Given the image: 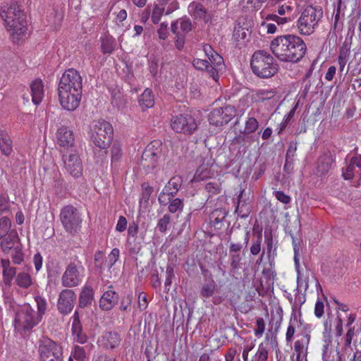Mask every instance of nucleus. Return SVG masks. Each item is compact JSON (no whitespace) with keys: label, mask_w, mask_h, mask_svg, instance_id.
<instances>
[{"label":"nucleus","mask_w":361,"mask_h":361,"mask_svg":"<svg viewBox=\"0 0 361 361\" xmlns=\"http://www.w3.org/2000/svg\"><path fill=\"white\" fill-rule=\"evenodd\" d=\"M243 192L244 190H241L240 191V194L238 197V204L236 206L235 212L237 213L238 216L240 218L245 219L250 214L251 207L249 203L242 200Z\"/></svg>","instance_id":"29"},{"label":"nucleus","mask_w":361,"mask_h":361,"mask_svg":"<svg viewBox=\"0 0 361 361\" xmlns=\"http://www.w3.org/2000/svg\"><path fill=\"white\" fill-rule=\"evenodd\" d=\"M113 134L111 124L104 120L93 121L89 126L88 135L91 144L101 149H107L110 146Z\"/></svg>","instance_id":"4"},{"label":"nucleus","mask_w":361,"mask_h":361,"mask_svg":"<svg viewBox=\"0 0 361 361\" xmlns=\"http://www.w3.org/2000/svg\"><path fill=\"white\" fill-rule=\"evenodd\" d=\"M10 210V202L7 196L0 195V214L8 212Z\"/></svg>","instance_id":"54"},{"label":"nucleus","mask_w":361,"mask_h":361,"mask_svg":"<svg viewBox=\"0 0 361 361\" xmlns=\"http://www.w3.org/2000/svg\"><path fill=\"white\" fill-rule=\"evenodd\" d=\"M180 185V178L178 177H173L171 178L167 184L165 185L164 188L162 190L161 194H159V203L162 204L164 201L161 200L165 195H169L168 200H171V197H173L177 192Z\"/></svg>","instance_id":"22"},{"label":"nucleus","mask_w":361,"mask_h":361,"mask_svg":"<svg viewBox=\"0 0 361 361\" xmlns=\"http://www.w3.org/2000/svg\"><path fill=\"white\" fill-rule=\"evenodd\" d=\"M76 295L75 292L70 289L62 290L59 295L58 300V309L63 314H68L74 307Z\"/></svg>","instance_id":"17"},{"label":"nucleus","mask_w":361,"mask_h":361,"mask_svg":"<svg viewBox=\"0 0 361 361\" xmlns=\"http://www.w3.org/2000/svg\"><path fill=\"white\" fill-rule=\"evenodd\" d=\"M70 152L68 155L63 154L65 169L73 177H79L82 171L81 160L75 151Z\"/></svg>","instance_id":"16"},{"label":"nucleus","mask_w":361,"mask_h":361,"mask_svg":"<svg viewBox=\"0 0 361 361\" xmlns=\"http://www.w3.org/2000/svg\"><path fill=\"white\" fill-rule=\"evenodd\" d=\"M40 361H63V350L55 341L44 338L39 346Z\"/></svg>","instance_id":"7"},{"label":"nucleus","mask_w":361,"mask_h":361,"mask_svg":"<svg viewBox=\"0 0 361 361\" xmlns=\"http://www.w3.org/2000/svg\"><path fill=\"white\" fill-rule=\"evenodd\" d=\"M193 66L200 71H204L209 67V62L207 60L195 59L192 62Z\"/></svg>","instance_id":"59"},{"label":"nucleus","mask_w":361,"mask_h":361,"mask_svg":"<svg viewBox=\"0 0 361 361\" xmlns=\"http://www.w3.org/2000/svg\"><path fill=\"white\" fill-rule=\"evenodd\" d=\"M120 256V251L118 248H114L108 255V264L109 268L112 267L118 261Z\"/></svg>","instance_id":"53"},{"label":"nucleus","mask_w":361,"mask_h":361,"mask_svg":"<svg viewBox=\"0 0 361 361\" xmlns=\"http://www.w3.org/2000/svg\"><path fill=\"white\" fill-rule=\"evenodd\" d=\"M11 222L8 218L3 216L0 219V238H3L8 235L11 231Z\"/></svg>","instance_id":"40"},{"label":"nucleus","mask_w":361,"mask_h":361,"mask_svg":"<svg viewBox=\"0 0 361 361\" xmlns=\"http://www.w3.org/2000/svg\"><path fill=\"white\" fill-rule=\"evenodd\" d=\"M35 302L37 303V317L41 321L42 316L44 314L46 309H47V302L44 298L41 296H36L35 298Z\"/></svg>","instance_id":"44"},{"label":"nucleus","mask_w":361,"mask_h":361,"mask_svg":"<svg viewBox=\"0 0 361 361\" xmlns=\"http://www.w3.org/2000/svg\"><path fill=\"white\" fill-rule=\"evenodd\" d=\"M204 189L209 194V196L215 195L221 192V188L217 183L209 182L205 185Z\"/></svg>","instance_id":"48"},{"label":"nucleus","mask_w":361,"mask_h":361,"mask_svg":"<svg viewBox=\"0 0 361 361\" xmlns=\"http://www.w3.org/2000/svg\"><path fill=\"white\" fill-rule=\"evenodd\" d=\"M0 242L3 252L8 253L11 250L14 249L15 247L18 246V235L15 231H11L8 235L1 238Z\"/></svg>","instance_id":"25"},{"label":"nucleus","mask_w":361,"mask_h":361,"mask_svg":"<svg viewBox=\"0 0 361 361\" xmlns=\"http://www.w3.org/2000/svg\"><path fill=\"white\" fill-rule=\"evenodd\" d=\"M0 16L13 41H18L25 36L27 30L26 16L18 4L12 3L7 9H1Z\"/></svg>","instance_id":"2"},{"label":"nucleus","mask_w":361,"mask_h":361,"mask_svg":"<svg viewBox=\"0 0 361 361\" xmlns=\"http://www.w3.org/2000/svg\"><path fill=\"white\" fill-rule=\"evenodd\" d=\"M118 294L112 289L105 291L99 300V307L103 310H111L118 302Z\"/></svg>","instance_id":"19"},{"label":"nucleus","mask_w":361,"mask_h":361,"mask_svg":"<svg viewBox=\"0 0 361 361\" xmlns=\"http://www.w3.org/2000/svg\"><path fill=\"white\" fill-rule=\"evenodd\" d=\"M183 203L180 198H176L171 201L169 205V210L171 213H175L179 210H182Z\"/></svg>","instance_id":"52"},{"label":"nucleus","mask_w":361,"mask_h":361,"mask_svg":"<svg viewBox=\"0 0 361 361\" xmlns=\"http://www.w3.org/2000/svg\"><path fill=\"white\" fill-rule=\"evenodd\" d=\"M248 29H245L240 25L235 27L233 36L237 40L245 39L247 37Z\"/></svg>","instance_id":"55"},{"label":"nucleus","mask_w":361,"mask_h":361,"mask_svg":"<svg viewBox=\"0 0 361 361\" xmlns=\"http://www.w3.org/2000/svg\"><path fill=\"white\" fill-rule=\"evenodd\" d=\"M11 256L13 262L16 264H20L24 259V255L21 247L18 245L11 250Z\"/></svg>","instance_id":"46"},{"label":"nucleus","mask_w":361,"mask_h":361,"mask_svg":"<svg viewBox=\"0 0 361 361\" xmlns=\"http://www.w3.org/2000/svg\"><path fill=\"white\" fill-rule=\"evenodd\" d=\"M325 344L323 345L322 348V359L323 361H334V355H331L333 353L332 351V345H331V341L329 338H326Z\"/></svg>","instance_id":"39"},{"label":"nucleus","mask_w":361,"mask_h":361,"mask_svg":"<svg viewBox=\"0 0 361 361\" xmlns=\"http://www.w3.org/2000/svg\"><path fill=\"white\" fill-rule=\"evenodd\" d=\"M298 340L294 344V350L296 352V361L306 360L307 355L308 345L310 341V331L309 326L305 324L300 330V333L297 334Z\"/></svg>","instance_id":"14"},{"label":"nucleus","mask_w":361,"mask_h":361,"mask_svg":"<svg viewBox=\"0 0 361 361\" xmlns=\"http://www.w3.org/2000/svg\"><path fill=\"white\" fill-rule=\"evenodd\" d=\"M142 188L143 190L142 200L147 201L149 199V197L153 191V188L147 183H144L142 185Z\"/></svg>","instance_id":"60"},{"label":"nucleus","mask_w":361,"mask_h":361,"mask_svg":"<svg viewBox=\"0 0 361 361\" xmlns=\"http://www.w3.org/2000/svg\"><path fill=\"white\" fill-rule=\"evenodd\" d=\"M276 92L273 90H259L253 94L255 102H264L274 97Z\"/></svg>","instance_id":"34"},{"label":"nucleus","mask_w":361,"mask_h":361,"mask_svg":"<svg viewBox=\"0 0 361 361\" xmlns=\"http://www.w3.org/2000/svg\"><path fill=\"white\" fill-rule=\"evenodd\" d=\"M297 144L298 143L296 142H290L288 149L286 151V158L293 159L297 150Z\"/></svg>","instance_id":"63"},{"label":"nucleus","mask_w":361,"mask_h":361,"mask_svg":"<svg viewBox=\"0 0 361 361\" xmlns=\"http://www.w3.org/2000/svg\"><path fill=\"white\" fill-rule=\"evenodd\" d=\"M55 142L61 153L75 152V137L71 128L66 126L59 127L55 134Z\"/></svg>","instance_id":"8"},{"label":"nucleus","mask_w":361,"mask_h":361,"mask_svg":"<svg viewBox=\"0 0 361 361\" xmlns=\"http://www.w3.org/2000/svg\"><path fill=\"white\" fill-rule=\"evenodd\" d=\"M258 126L259 124L257 120L254 117H250L245 122V127L243 133L251 134L257 129Z\"/></svg>","instance_id":"45"},{"label":"nucleus","mask_w":361,"mask_h":361,"mask_svg":"<svg viewBox=\"0 0 361 361\" xmlns=\"http://www.w3.org/2000/svg\"><path fill=\"white\" fill-rule=\"evenodd\" d=\"M355 166L353 165L350 162L346 166L345 170H343V177L345 180L353 179L355 175Z\"/></svg>","instance_id":"58"},{"label":"nucleus","mask_w":361,"mask_h":361,"mask_svg":"<svg viewBox=\"0 0 361 361\" xmlns=\"http://www.w3.org/2000/svg\"><path fill=\"white\" fill-rule=\"evenodd\" d=\"M111 161H116L121 157V149L118 145H114L111 149Z\"/></svg>","instance_id":"62"},{"label":"nucleus","mask_w":361,"mask_h":361,"mask_svg":"<svg viewBox=\"0 0 361 361\" xmlns=\"http://www.w3.org/2000/svg\"><path fill=\"white\" fill-rule=\"evenodd\" d=\"M211 66H214L221 69L224 66V59L218 53L213 54V56L209 59Z\"/></svg>","instance_id":"49"},{"label":"nucleus","mask_w":361,"mask_h":361,"mask_svg":"<svg viewBox=\"0 0 361 361\" xmlns=\"http://www.w3.org/2000/svg\"><path fill=\"white\" fill-rule=\"evenodd\" d=\"M255 360L256 361H267L268 360V350L267 348L261 343L258 350L255 354Z\"/></svg>","instance_id":"47"},{"label":"nucleus","mask_w":361,"mask_h":361,"mask_svg":"<svg viewBox=\"0 0 361 361\" xmlns=\"http://www.w3.org/2000/svg\"><path fill=\"white\" fill-rule=\"evenodd\" d=\"M15 274L16 269L13 267L3 269V276L4 283L7 285H10Z\"/></svg>","instance_id":"51"},{"label":"nucleus","mask_w":361,"mask_h":361,"mask_svg":"<svg viewBox=\"0 0 361 361\" xmlns=\"http://www.w3.org/2000/svg\"><path fill=\"white\" fill-rule=\"evenodd\" d=\"M59 217L63 228L68 233L74 234L81 227L80 214L78 210L72 205L63 207L61 210Z\"/></svg>","instance_id":"6"},{"label":"nucleus","mask_w":361,"mask_h":361,"mask_svg":"<svg viewBox=\"0 0 361 361\" xmlns=\"http://www.w3.org/2000/svg\"><path fill=\"white\" fill-rule=\"evenodd\" d=\"M154 147L155 145L153 142L150 143L147 146L142 154V159L151 162L152 166H154V164H156L158 160L157 149Z\"/></svg>","instance_id":"33"},{"label":"nucleus","mask_w":361,"mask_h":361,"mask_svg":"<svg viewBox=\"0 0 361 361\" xmlns=\"http://www.w3.org/2000/svg\"><path fill=\"white\" fill-rule=\"evenodd\" d=\"M32 102L35 105H39L44 96V84L41 80H35L30 85Z\"/></svg>","instance_id":"23"},{"label":"nucleus","mask_w":361,"mask_h":361,"mask_svg":"<svg viewBox=\"0 0 361 361\" xmlns=\"http://www.w3.org/2000/svg\"><path fill=\"white\" fill-rule=\"evenodd\" d=\"M72 334L75 342L84 344L87 341V336L82 332L81 325L78 320V314L75 312L73 316Z\"/></svg>","instance_id":"24"},{"label":"nucleus","mask_w":361,"mask_h":361,"mask_svg":"<svg viewBox=\"0 0 361 361\" xmlns=\"http://www.w3.org/2000/svg\"><path fill=\"white\" fill-rule=\"evenodd\" d=\"M34 313L35 312L30 305H25L16 315L15 327L18 329H27L37 325L40 320L37 316H34Z\"/></svg>","instance_id":"10"},{"label":"nucleus","mask_w":361,"mask_h":361,"mask_svg":"<svg viewBox=\"0 0 361 361\" xmlns=\"http://www.w3.org/2000/svg\"><path fill=\"white\" fill-rule=\"evenodd\" d=\"M253 141L254 137L252 135L240 131V133L233 139L232 142L234 144L245 145L247 142H252Z\"/></svg>","instance_id":"42"},{"label":"nucleus","mask_w":361,"mask_h":361,"mask_svg":"<svg viewBox=\"0 0 361 361\" xmlns=\"http://www.w3.org/2000/svg\"><path fill=\"white\" fill-rule=\"evenodd\" d=\"M226 212L223 209H216L212 212V216H216L214 219V224L221 223L226 217Z\"/></svg>","instance_id":"61"},{"label":"nucleus","mask_w":361,"mask_h":361,"mask_svg":"<svg viewBox=\"0 0 361 361\" xmlns=\"http://www.w3.org/2000/svg\"><path fill=\"white\" fill-rule=\"evenodd\" d=\"M58 87L82 90V78L79 71L74 68L66 70L60 78Z\"/></svg>","instance_id":"15"},{"label":"nucleus","mask_w":361,"mask_h":361,"mask_svg":"<svg viewBox=\"0 0 361 361\" xmlns=\"http://www.w3.org/2000/svg\"><path fill=\"white\" fill-rule=\"evenodd\" d=\"M116 41L111 36H104L102 38V51L104 54H111L114 50Z\"/></svg>","instance_id":"38"},{"label":"nucleus","mask_w":361,"mask_h":361,"mask_svg":"<svg viewBox=\"0 0 361 361\" xmlns=\"http://www.w3.org/2000/svg\"><path fill=\"white\" fill-rule=\"evenodd\" d=\"M190 11L195 19L204 20L207 23L210 18L207 15V10L200 3L192 2L189 6Z\"/></svg>","instance_id":"28"},{"label":"nucleus","mask_w":361,"mask_h":361,"mask_svg":"<svg viewBox=\"0 0 361 361\" xmlns=\"http://www.w3.org/2000/svg\"><path fill=\"white\" fill-rule=\"evenodd\" d=\"M243 243H231L229 246V255L232 254H240V251L245 245V247H247L249 240H250V231H246L245 233L243 235Z\"/></svg>","instance_id":"35"},{"label":"nucleus","mask_w":361,"mask_h":361,"mask_svg":"<svg viewBox=\"0 0 361 361\" xmlns=\"http://www.w3.org/2000/svg\"><path fill=\"white\" fill-rule=\"evenodd\" d=\"M301 325L302 324L300 321H298L295 315L293 319L291 317L286 334V340L287 343L292 341L295 332V328L297 327L299 329Z\"/></svg>","instance_id":"37"},{"label":"nucleus","mask_w":361,"mask_h":361,"mask_svg":"<svg viewBox=\"0 0 361 361\" xmlns=\"http://www.w3.org/2000/svg\"><path fill=\"white\" fill-rule=\"evenodd\" d=\"M334 162V158L330 152L323 154L319 158L315 173L318 176L325 175L331 169Z\"/></svg>","instance_id":"21"},{"label":"nucleus","mask_w":361,"mask_h":361,"mask_svg":"<svg viewBox=\"0 0 361 361\" xmlns=\"http://www.w3.org/2000/svg\"><path fill=\"white\" fill-rule=\"evenodd\" d=\"M357 331H355V327H350L345 336L344 345L345 347H350L353 339L357 335Z\"/></svg>","instance_id":"56"},{"label":"nucleus","mask_w":361,"mask_h":361,"mask_svg":"<svg viewBox=\"0 0 361 361\" xmlns=\"http://www.w3.org/2000/svg\"><path fill=\"white\" fill-rule=\"evenodd\" d=\"M94 292L91 286L85 284L82 289L79 297V306L85 307L92 304L94 300Z\"/></svg>","instance_id":"26"},{"label":"nucleus","mask_w":361,"mask_h":361,"mask_svg":"<svg viewBox=\"0 0 361 361\" xmlns=\"http://www.w3.org/2000/svg\"><path fill=\"white\" fill-rule=\"evenodd\" d=\"M270 49L279 61L293 63L300 61L307 52L304 40L293 34L276 37L271 41Z\"/></svg>","instance_id":"1"},{"label":"nucleus","mask_w":361,"mask_h":361,"mask_svg":"<svg viewBox=\"0 0 361 361\" xmlns=\"http://www.w3.org/2000/svg\"><path fill=\"white\" fill-rule=\"evenodd\" d=\"M139 104L143 109L152 108L154 104V99L152 92L149 89H146L139 98Z\"/></svg>","instance_id":"32"},{"label":"nucleus","mask_w":361,"mask_h":361,"mask_svg":"<svg viewBox=\"0 0 361 361\" xmlns=\"http://www.w3.org/2000/svg\"><path fill=\"white\" fill-rule=\"evenodd\" d=\"M85 276V269L80 264L71 263L61 277V283L64 287L78 286Z\"/></svg>","instance_id":"11"},{"label":"nucleus","mask_w":361,"mask_h":361,"mask_svg":"<svg viewBox=\"0 0 361 361\" xmlns=\"http://www.w3.org/2000/svg\"><path fill=\"white\" fill-rule=\"evenodd\" d=\"M323 17V11L320 6H308L302 11L298 20V27L302 35H310Z\"/></svg>","instance_id":"5"},{"label":"nucleus","mask_w":361,"mask_h":361,"mask_svg":"<svg viewBox=\"0 0 361 361\" xmlns=\"http://www.w3.org/2000/svg\"><path fill=\"white\" fill-rule=\"evenodd\" d=\"M0 149L1 153L8 157L13 152V142L8 134L4 131L0 130Z\"/></svg>","instance_id":"27"},{"label":"nucleus","mask_w":361,"mask_h":361,"mask_svg":"<svg viewBox=\"0 0 361 361\" xmlns=\"http://www.w3.org/2000/svg\"><path fill=\"white\" fill-rule=\"evenodd\" d=\"M157 344L155 346V348H153L152 345H147L145 349V354L147 357V361H157Z\"/></svg>","instance_id":"57"},{"label":"nucleus","mask_w":361,"mask_h":361,"mask_svg":"<svg viewBox=\"0 0 361 361\" xmlns=\"http://www.w3.org/2000/svg\"><path fill=\"white\" fill-rule=\"evenodd\" d=\"M250 66L253 73L262 78L272 77L279 68L274 57L264 50L254 52L250 60Z\"/></svg>","instance_id":"3"},{"label":"nucleus","mask_w":361,"mask_h":361,"mask_svg":"<svg viewBox=\"0 0 361 361\" xmlns=\"http://www.w3.org/2000/svg\"><path fill=\"white\" fill-rule=\"evenodd\" d=\"M58 95L61 106L66 110L73 111L80 104L82 90L58 87Z\"/></svg>","instance_id":"9"},{"label":"nucleus","mask_w":361,"mask_h":361,"mask_svg":"<svg viewBox=\"0 0 361 361\" xmlns=\"http://www.w3.org/2000/svg\"><path fill=\"white\" fill-rule=\"evenodd\" d=\"M216 284L213 279L202 285L200 290V296L202 298L204 302L206 299L212 297L216 289Z\"/></svg>","instance_id":"30"},{"label":"nucleus","mask_w":361,"mask_h":361,"mask_svg":"<svg viewBox=\"0 0 361 361\" xmlns=\"http://www.w3.org/2000/svg\"><path fill=\"white\" fill-rule=\"evenodd\" d=\"M264 243L266 247L264 249L267 250V258L269 262V265L274 264V258L276 256V246L274 245V240L271 229H267L264 231Z\"/></svg>","instance_id":"20"},{"label":"nucleus","mask_w":361,"mask_h":361,"mask_svg":"<svg viewBox=\"0 0 361 361\" xmlns=\"http://www.w3.org/2000/svg\"><path fill=\"white\" fill-rule=\"evenodd\" d=\"M171 128L178 133L192 135L197 128L195 119L190 114H180L171 120Z\"/></svg>","instance_id":"12"},{"label":"nucleus","mask_w":361,"mask_h":361,"mask_svg":"<svg viewBox=\"0 0 361 361\" xmlns=\"http://www.w3.org/2000/svg\"><path fill=\"white\" fill-rule=\"evenodd\" d=\"M243 257L240 254L229 255L230 271L236 274L242 268Z\"/></svg>","instance_id":"36"},{"label":"nucleus","mask_w":361,"mask_h":361,"mask_svg":"<svg viewBox=\"0 0 361 361\" xmlns=\"http://www.w3.org/2000/svg\"><path fill=\"white\" fill-rule=\"evenodd\" d=\"M236 114V111L233 106H226L224 107L213 109L209 115V123L216 127L223 126L231 121Z\"/></svg>","instance_id":"13"},{"label":"nucleus","mask_w":361,"mask_h":361,"mask_svg":"<svg viewBox=\"0 0 361 361\" xmlns=\"http://www.w3.org/2000/svg\"><path fill=\"white\" fill-rule=\"evenodd\" d=\"M147 269L150 272L152 278V281L155 283L158 281V275L156 265V260L153 258L151 262L148 264ZM155 286V284H154Z\"/></svg>","instance_id":"50"},{"label":"nucleus","mask_w":361,"mask_h":361,"mask_svg":"<svg viewBox=\"0 0 361 361\" xmlns=\"http://www.w3.org/2000/svg\"><path fill=\"white\" fill-rule=\"evenodd\" d=\"M122 341L121 335L116 331L104 332L98 338L97 343L106 350H114L119 347Z\"/></svg>","instance_id":"18"},{"label":"nucleus","mask_w":361,"mask_h":361,"mask_svg":"<svg viewBox=\"0 0 361 361\" xmlns=\"http://www.w3.org/2000/svg\"><path fill=\"white\" fill-rule=\"evenodd\" d=\"M16 283L19 287L22 288H28L32 285L33 280L30 273L23 271L19 272L17 274L16 278Z\"/></svg>","instance_id":"31"},{"label":"nucleus","mask_w":361,"mask_h":361,"mask_svg":"<svg viewBox=\"0 0 361 361\" xmlns=\"http://www.w3.org/2000/svg\"><path fill=\"white\" fill-rule=\"evenodd\" d=\"M71 356L77 361H85L87 358V353L85 347L75 345Z\"/></svg>","instance_id":"41"},{"label":"nucleus","mask_w":361,"mask_h":361,"mask_svg":"<svg viewBox=\"0 0 361 361\" xmlns=\"http://www.w3.org/2000/svg\"><path fill=\"white\" fill-rule=\"evenodd\" d=\"M262 238V229L258 231L256 238L253 239L250 247V252L253 255H257L261 251V242Z\"/></svg>","instance_id":"43"},{"label":"nucleus","mask_w":361,"mask_h":361,"mask_svg":"<svg viewBox=\"0 0 361 361\" xmlns=\"http://www.w3.org/2000/svg\"><path fill=\"white\" fill-rule=\"evenodd\" d=\"M92 361H116V359L106 353H98L94 355Z\"/></svg>","instance_id":"64"}]
</instances>
